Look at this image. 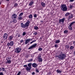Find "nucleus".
<instances>
[{
    "mask_svg": "<svg viewBox=\"0 0 75 75\" xmlns=\"http://www.w3.org/2000/svg\"><path fill=\"white\" fill-rule=\"evenodd\" d=\"M37 14H34V17H35V18H36L37 17Z\"/></svg>",
    "mask_w": 75,
    "mask_h": 75,
    "instance_id": "nucleus-38",
    "label": "nucleus"
},
{
    "mask_svg": "<svg viewBox=\"0 0 75 75\" xmlns=\"http://www.w3.org/2000/svg\"><path fill=\"white\" fill-rule=\"evenodd\" d=\"M29 18H33V15L31 14L29 16Z\"/></svg>",
    "mask_w": 75,
    "mask_h": 75,
    "instance_id": "nucleus-28",
    "label": "nucleus"
},
{
    "mask_svg": "<svg viewBox=\"0 0 75 75\" xmlns=\"http://www.w3.org/2000/svg\"><path fill=\"white\" fill-rule=\"evenodd\" d=\"M69 28L70 30H72V26H69Z\"/></svg>",
    "mask_w": 75,
    "mask_h": 75,
    "instance_id": "nucleus-27",
    "label": "nucleus"
},
{
    "mask_svg": "<svg viewBox=\"0 0 75 75\" xmlns=\"http://www.w3.org/2000/svg\"><path fill=\"white\" fill-rule=\"evenodd\" d=\"M65 18H62L61 19H60L59 20V23H64V21L65 20Z\"/></svg>",
    "mask_w": 75,
    "mask_h": 75,
    "instance_id": "nucleus-7",
    "label": "nucleus"
},
{
    "mask_svg": "<svg viewBox=\"0 0 75 75\" xmlns=\"http://www.w3.org/2000/svg\"><path fill=\"white\" fill-rule=\"evenodd\" d=\"M36 41L37 40H33V42H36Z\"/></svg>",
    "mask_w": 75,
    "mask_h": 75,
    "instance_id": "nucleus-47",
    "label": "nucleus"
},
{
    "mask_svg": "<svg viewBox=\"0 0 75 75\" xmlns=\"http://www.w3.org/2000/svg\"><path fill=\"white\" fill-rule=\"evenodd\" d=\"M59 42H60V40H57L56 41L55 44H58V43H59Z\"/></svg>",
    "mask_w": 75,
    "mask_h": 75,
    "instance_id": "nucleus-23",
    "label": "nucleus"
},
{
    "mask_svg": "<svg viewBox=\"0 0 75 75\" xmlns=\"http://www.w3.org/2000/svg\"><path fill=\"white\" fill-rule=\"evenodd\" d=\"M0 5H1V2H0Z\"/></svg>",
    "mask_w": 75,
    "mask_h": 75,
    "instance_id": "nucleus-62",
    "label": "nucleus"
},
{
    "mask_svg": "<svg viewBox=\"0 0 75 75\" xmlns=\"http://www.w3.org/2000/svg\"><path fill=\"white\" fill-rule=\"evenodd\" d=\"M13 22L14 23H16V20H13Z\"/></svg>",
    "mask_w": 75,
    "mask_h": 75,
    "instance_id": "nucleus-50",
    "label": "nucleus"
},
{
    "mask_svg": "<svg viewBox=\"0 0 75 75\" xmlns=\"http://www.w3.org/2000/svg\"><path fill=\"white\" fill-rule=\"evenodd\" d=\"M73 18V15L72 14L69 15V16L68 18V20H69L70 19H71Z\"/></svg>",
    "mask_w": 75,
    "mask_h": 75,
    "instance_id": "nucleus-12",
    "label": "nucleus"
},
{
    "mask_svg": "<svg viewBox=\"0 0 75 75\" xmlns=\"http://www.w3.org/2000/svg\"><path fill=\"white\" fill-rule=\"evenodd\" d=\"M38 61L39 62H42V59L40 58H38Z\"/></svg>",
    "mask_w": 75,
    "mask_h": 75,
    "instance_id": "nucleus-24",
    "label": "nucleus"
},
{
    "mask_svg": "<svg viewBox=\"0 0 75 75\" xmlns=\"http://www.w3.org/2000/svg\"><path fill=\"white\" fill-rule=\"evenodd\" d=\"M38 27L37 26H35L34 27L35 30H38Z\"/></svg>",
    "mask_w": 75,
    "mask_h": 75,
    "instance_id": "nucleus-35",
    "label": "nucleus"
},
{
    "mask_svg": "<svg viewBox=\"0 0 75 75\" xmlns=\"http://www.w3.org/2000/svg\"><path fill=\"white\" fill-rule=\"evenodd\" d=\"M4 71V72H6V70H5V68L4 67L2 68L1 69V71Z\"/></svg>",
    "mask_w": 75,
    "mask_h": 75,
    "instance_id": "nucleus-21",
    "label": "nucleus"
},
{
    "mask_svg": "<svg viewBox=\"0 0 75 75\" xmlns=\"http://www.w3.org/2000/svg\"><path fill=\"white\" fill-rule=\"evenodd\" d=\"M74 48V47L73 46H71L70 48V50H73Z\"/></svg>",
    "mask_w": 75,
    "mask_h": 75,
    "instance_id": "nucleus-29",
    "label": "nucleus"
},
{
    "mask_svg": "<svg viewBox=\"0 0 75 75\" xmlns=\"http://www.w3.org/2000/svg\"><path fill=\"white\" fill-rule=\"evenodd\" d=\"M37 34H38V33H37V32H35L33 33L34 35H36Z\"/></svg>",
    "mask_w": 75,
    "mask_h": 75,
    "instance_id": "nucleus-40",
    "label": "nucleus"
},
{
    "mask_svg": "<svg viewBox=\"0 0 75 75\" xmlns=\"http://www.w3.org/2000/svg\"><path fill=\"white\" fill-rule=\"evenodd\" d=\"M32 67H33V68H35L36 67H37L38 66V65H37V64L35 63H33V64H32Z\"/></svg>",
    "mask_w": 75,
    "mask_h": 75,
    "instance_id": "nucleus-10",
    "label": "nucleus"
},
{
    "mask_svg": "<svg viewBox=\"0 0 75 75\" xmlns=\"http://www.w3.org/2000/svg\"><path fill=\"white\" fill-rule=\"evenodd\" d=\"M74 7V5L73 4L70 5L69 6V8L70 9H72Z\"/></svg>",
    "mask_w": 75,
    "mask_h": 75,
    "instance_id": "nucleus-16",
    "label": "nucleus"
},
{
    "mask_svg": "<svg viewBox=\"0 0 75 75\" xmlns=\"http://www.w3.org/2000/svg\"><path fill=\"white\" fill-rule=\"evenodd\" d=\"M26 23H28V24L29 25V24H30V21H28Z\"/></svg>",
    "mask_w": 75,
    "mask_h": 75,
    "instance_id": "nucleus-52",
    "label": "nucleus"
},
{
    "mask_svg": "<svg viewBox=\"0 0 75 75\" xmlns=\"http://www.w3.org/2000/svg\"><path fill=\"white\" fill-rule=\"evenodd\" d=\"M32 65V64L30 63H29L28 65L29 68H31V65Z\"/></svg>",
    "mask_w": 75,
    "mask_h": 75,
    "instance_id": "nucleus-20",
    "label": "nucleus"
},
{
    "mask_svg": "<svg viewBox=\"0 0 75 75\" xmlns=\"http://www.w3.org/2000/svg\"><path fill=\"white\" fill-rule=\"evenodd\" d=\"M37 45V44L36 43L34 44L32 46L28 48V50H30L31 49L34 48H35V47H36Z\"/></svg>",
    "mask_w": 75,
    "mask_h": 75,
    "instance_id": "nucleus-5",
    "label": "nucleus"
},
{
    "mask_svg": "<svg viewBox=\"0 0 75 75\" xmlns=\"http://www.w3.org/2000/svg\"><path fill=\"white\" fill-rule=\"evenodd\" d=\"M56 58H59V55L58 56V55L56 56Z\"/></svg>",
    "mask_w": 75,
    "mask_h": 75,
    "instance_id": "nucleus-46",
    "label": "nucleus"
},
{
    "mask_svg": "<svg viewBox=\"0 0 75 75\" xmlns=\"http://www.w3.org/2000/svg\"><path fill=\"white\" fill-rule=\"evenodd\" d=\"M25 34H26V33L25 32H23V36H24V35H25Z\"/></svg>",
    "mask_w": 75,
    "mask_h": 75,
    "instance_id": "nucleus-37",
    "label": "nucleus"
},
{
    "mask_svg": "<svg viewBox=\"0 0 75 75\" xmlns=\"http://www.w3.org/2000/svg\"><path fill=\"white\" fill-rule=\"evenodd\" d=\"M0 71H1V69L0 68Z\"/></svg>",
    "mask_w": 75,
    "mask_h": 75,
    "instance_id": "nucleus-58",
    "label": "nucleus"
},
{
    "mask_svg": "<svg viewBox=\"0 0 75 75\" xmlns=\"http://www.w3.org/2000/svg\"><path fill=\"white\" fill-rule=\"evenodd\" d=\"M8 37V35H7V34L6 33H5L3 37V39L4 40H6Z\"/></svg>",
    "mask_w": 75,
    "mask_h": 75,
    "instance_id": "nucleus-8",
    "label": "nucleus"
},
{
    "mask_svg": "<svg viewBox=\"0 0 75 75\" xmlns=\"http://www.w3.org/2000/svg\"><path fill=\"white\" fill-rule=\"evenodd\" d=\"M24 67H26V68H27V65H24L23 66Z\"/></svg>",
    "mask_w": 75,
    "mask_h": 75,
    "instance_id": "nucleus-44",
    "label": "nucleus"
},
{
    "mask_svg": "<svg viewBox=\"0 0 75 75\" xmlns=\"http://www.w3.org/2000/svg\"><path fill=\"white\" fill-rule=\"evenodd\" d=\"M26 70L27 71H30V69H31V68H30V67H27L26 68Z\"/></svg>",
    "mask_w": 75,
    "mask_h": 75,
    "instance_id": "nucleus-17",
    "label": "nucleus"
},
{
    "mask_svg": "<svg viewBox=\"0 0 75 75\" xmlns=\"http://www.w3.org/2000/svg\"><path fill=\"white\" fill-rule=\"evenodd\" d=\"M58 47V45L57 44L55 45H54V47H55V48H57Z\"/></svg>",
    "mask_w": 75,
    "mask_h": 75,
    "instance_id": "nucleus-36",
    "label": "nucleus"
},
{
    "mask_svg": "<svg viewBox=\"0 0 75 75\" xmlns=\"http://www.w3.org/2000/svg\"><path fill=\"white\" fill-rule=\"evenodd\" d=\"M32 74V75H35V73L34 72H33Z\"/></svg>",
    "mask_w": 75,
    "mask_h": 75,
    "instance_id": "nucleus-48",
    "label": "nucleus"
},
{
    "mask_svg": "<svg viewBox=\"0 0 75 75\" xmlns=\"http://www.w3.org/2000/svg\"><path fill=\"white\" fill-rule=\"evenodd\" d=\"M6 1H10V0H6Z\"/></svg>",
    "mask_w": 75,
    "mask_h": 75,
    "instance_id": "nucleus-56",
    "label": "nucleus"
},
{
    "mask_svg": "<svg viewBox=\"0 0 75 75\" xmlns=\"http://www.w3.org/2000/svg\"><path fill=\"white\" fill-rule=\"evenodd\" d=\"M40 22H41V23H42V22H43V21H40Z\"/></svg>",
    "mask_w": 75,
    "mask_h": 75,
    "instance_id": "nucleus-55",
    "label": "nucleus"
},
{
    "mask_svg": "<svg viewBox=\"0 0 75 75\" xmlns=\"http://www.w3.org/2000/svg\"><path fill=\"white\" fill-rule=\"evenodd\" d=\"M20 35H18V37H20Z\"/></svg>",
    "mask_w": 75,
    "mask_h": 75,
    "instance_id": "nucleus-57",
    "label": "nucleus"
},
{
    "mask_svg": "<svg viewBox=\"0 0 75 75\" xmlns=\"http://www.w3.org/2000/svg\"><path fill=\"white\" fill-rule=\"evenodd\" d=\"M68 32V30H65L64 31V33H67Z\"/></svg>",
    "mask_w": 75,
    "mask_h": 75,
    "instance_id": "nucleus-34",
    "label": "nucleus"
},
{
    "mask_svg": "<svg viewBox=\"0 0 75 75\" xmlns=\"http://www.w3.org/2000/svg\"><path fill=\"white\" fill-rule=\"evenodd\" d=\"M72 23H71V24L69 25V26H71V27H72Z\"/></svg>",
    "mask_w": 75,
    "mask_h": 75,
    "instance_id": "nucleus-41",
    "label": "nucleus"
},
{
    "mask_svg": "<svg viewBox=\"0 0 75 75\" xmlns=\"http://www.w3.org/2000/svg\"><path fill=\"white\" fill-rule=\"evenodd\" d=\"M11 48V47H9V49H10V48Z\"/></svg>",
    "mask_w": 75,
    "mask_h": 75,
    "instance_id": "nucleus-61",
    "label": "nucleus"
},
{
    "mask_svg": "<svg viewBox=\"0 0 75 75\" xmlns=\"http://www.w3.org/2000/svg\"><path fill=\"white\" fill-rule=\"evenodd\" d=\"M13 37L12 35L9 36V37L8 38L9 40H10L11 41V40H13Z\"/></svg>",
    "mask_w": 75,
    "mask_h": 75,
    "instance_id": "nucleus-13",
    "label": "nucleus"
},
{
    "mask_svg": "<svg viewBox=\"0 0 75 75\" xmlns=\"http://www.w3.org/2000/svg\"><path fill=\"white\" fill-rule=\"evenodd\" d=\"M31 41V39H28L26 40H25V44H27L28 43V42H29V41Z\"/></svg>",
    "mask_w": 75,
    "mask_h": 75,
    "instance_id": "nucleus-11",
    "label": "nucleus"
},
{
    "mask_svg": "<svg viewBox=\"0 0 75 75\" xmlns=\"http://www.w3.org/2000/svg\"><path fill=\"white\" fill-rule=\"evenodd\" d=\"M30 40L33 41V39H30Z\"/></svg>",
    "mask_w": 75,
    "mask_h": 75,
    "instance_id": "nucleus-59",
    "label": "nucleus"
},
{
    "mask_svg": "<svg viewBox=\"0 0 75 75\" xmlns=\"http://www.w3.org/2000/svg\"><path fill=\"white\" fill-rule=\"evenodd\" d=\"M71 23L72 24H75V22H73Z\"/></svg>",
    "mask_w": 75,
    "mask_h": 75,
    "instance_id": "nucleus-53",
    "label": "nucleus"
},
{
    "mask_svg": "<svg viewBox=\"0 0 75 75\" xmlns=\"http://www.w3.org/2000/svg\"><path fill=\"white\" fill-rule=\"evenodd\" d=\"M18 6V4L15 3L14 4V7H16Z\"/></svg>",
    "mask_w": 75,
    "mask_h": 75,
    "instance_id": "nucleus-32",
    "label": "nucleus"
},
{
    "mask_svg": "<svg viewBox=\"0 0 75 75\" xmlns=\"http://www.w3.org/2000/svg\"><path fill=\"white\" fill-rule=\"evenodd\" d=\"M65 47L66 49H68L69 48V46L68 45H66Z\"/></svg>",
    "mask_w": 75,
    "mask_h": 75,
    "instance_id": "nucleus-22",
    "label": "nucleus"
},
{
    "mask_svg": "<svg viewBox=\"0 0 75 75\" xmlns=\"http://www.w3.org/2000/svg\"><path fill=\"white\" fill-rule=\"evenodd\" d=\"M17 17V15L15 14H13L12 16V18L13 20H14V18H16Z\"/></svg>",
    "mask_w": 75,
    "mask_h": 75,
    "instance_id": "nucleus-9",
    "label": "nucleus"
},
{
    "mask_svg": "<svg viewBox=\"0 0 75 75\" xmlns=\"http://www.w3.org/2000/svg\"><path fill=\"white\" fill-rule=\"evenodd\" d=\"M21 49H19V48L18 47L15 49V50H14L15 52H17V53H19L20 52H21Z\"/></svg>",
    "mask_w": 75,
    "mask_h": 75,
    "instance_id": "nucleus-6",
    "label": "nucleus"
},
{
    "mask_svg": "<svg viewBox=\"0 0 75 75\" xmlns=\"http://www.w3.org/2000/svg\"><path fill=\"white\" fill-rule=\"evenodd\" d=\"M60 8L61 10H62L63 11H67V7L65 4L62 5L61 6Z\"/></svg>",
    "mask_w": 75,
    "mask_h": 75,
    "instance_id": "nucleus-1",
    "label": "nucleus"
},
{
    "mask_svg": "<svg viewBox=\"0 0 75 75\" xmlns=\"http://www.w3.org/2000/svg\"><path fill=\"white\" fill-rule=\"evenodd\" d=\"M18 19L19 20H21L23 19V18H22V17L20 16L18 18Z\"/></svg>",
    "mask_w": 75,
    "mask_h": 75,
    "instance_id": "nucleus-26",
    "label": "nucleus"
},
{
    "mask_svg": "<svg viewBox=\"0 0 75 75\" xmlns=\"http://www.w3.org/2000/svg\"><path fill=\"white\" fill-rule=\"evenodd\" d=\"M14 45V42L13 41H11L10 43L8 42L7 43V45L8 47H12V46H13Z\"/></svg>",
    "mask_w": 75,
    "mask_h": 75,
    "instance_id": "nucleus-4",
    "label": "nucleus"
},
{
    "mask_svg": "<svg viewBox=\"0 0 75 75\" xmlns=\"http://www.w3.org/2000/svg\"><path fill=\"white\" fill-rule=\"evenodd\" d=\"M24 41V40H23L22 39L21 40V42H23Z\"/></svg>",
    "mask_w": 75,
    "mask_h": 75,
    "instance_id": "nucleus-45",
    "label": "nucleus"
},
{
    "mask_svg": "<svg viewBox=\"0 0 75 75\" xmlns=\"http://www.w3.org/2000/svg\"><path fill=\"white\" fill-rule=\"evenodd\" d=\"M73 44L75 45V41L74 42Z\"/></svg>",
    "mask_w": 75,
    "mask_h": 75,
    "instance_id": "nucleus-54",
    "label": "nucleus"
},
{
    "mask_svg": "<svg viewBox=\"0 0 75 75\" xmlns=\"http://www.w3.org/2000/svg\"><path fill=\"white\" fill-rule=\"evenodd\" d=\"M11 57H8L6 58V60H7V61L6 62L7 64H10L11 63Z\"/></svg>",
    "mask_w": 75,
    "mask_h": 75,
    "instance_id": "nucleus-3",
    "label": "nucleus"
},
{
    "mask_svg": "<svg viewBox=\"0 0 75 75\" xmlns=\"http://www.w3.org/2000/svg\"><path fill=\"white\" fill-rule=\"evenodd\" d=\"M57 73H59V74L61 73V72H62V71H60L59 70H57Z\"/></svg>",
    "mask_w": 75,
    "mask_h": 75,
    "instance_id": "nucleus-25",
    "label": "nucleus"
},
{
    "mask_svg": "<svg viewBox=\"0 0 75 75\" xmlns=\"http://www.w3.org/2000/svg\"><path fill=\"white\" fill-rule=\"evenodd\" d=\"M25 25V28H28V25H29L28 23H26Z\"/></svg>",
    "mask_w": 75,
    "mask_h": 75,
    "instance_id": "nucleus-19",
    "label": "nucleus"
},
{
    "mask_svg": "<svg viewBox=\"0 0 75 75\" xmlns=\"http://www.w3.org/2000/svg\"><path fill=\"white\" fill-rule=\"evenodd\" d=\"M34 3V2L33 1H31L30 2L29 4H28V6H32L33 5V4Z\"/></svg>",
    "mask_w": 75,
    "mask_h": 75,
    "instance_id": "nucleus-15",
    "label": "nucleus"
},
{
    "mask_svg": "<svg viewBox=\"0 0 75 75\" xmlns=\"http://www.w3.org/2000/svg\"><path fill=\"white\" fill-rule=\"evenodd\" d=\"M41 4L43 7H45V4L44 2H42Z\"/></svg>",
    "mask_w": 75,
    "mask_h": 75,
    "instance_id": "nucleus-18",
    "label": "nucleus"
},
{
    "mask_svg": "<svg viewBox=\"0 0 75 75\" xmlns=\"http://www.w3.org/2000/svg\"><path fill=\"white\" fill-rule=\"evenodd\" d=\"M75 0H70V2H73Z\"/></svg>",
    "mask_w": 75,
    "mask_h": 75,
    "instance_id": "nucleus-43",
    "label": "nucleus"
},
{
    "mask_svg": "<svg viewBox=\"0 0 75 75\" xmlns=\"http://www.w3.org/2000/svg\"><path fill=\"white\" fill-rule=\"evenodd\" d=\"M38 50L39 51H42V48H39L38 49Z\"/></svg>",
    "mask_w": 75,
    "mask_h": 75,
    "instance_id": "nucleus-30",
    "label": "nucleus"
},
{
    "mask_svg": "<svg viewBox=\"0 0 75 75\" xmlns=\"http://www.w3.org/2000/svg\"><path fill=\"white\" fill-rule=\"evenodd\" d=\"M1 44H2V43H3V41L1 42Z\"/></svg>",
    "mask_w": 75,
    "mask_h": 75,
    "instance_id": "nucleus-60",
    "label": "nucleus"
},
{
    "mask_svg": "<svg viewBox=\"0 0 75 75\" xmlns=\"http://www.w3.org/2000/svg\"><path fill=\"white\" fill-rule=\"evenodd\" d=\"M23 15V13H21L19 15V16L20 17L21 16H22Z\"/></svg>",
    "mask_w": 75,
    "mask_h": 75,
    "instance_id": "nucleus-33",
    "label": "nucleus"
},
{
    "mask_svg": "<svg viewBox=\"0 0 75 75\" xmlns=\"http://www.w3.org/2000/svg\"><path fill=\"white\" fill-rule=\"evenodd\" d=\"M21 25L22 28H25V25L23 24V23H21Z\"/></svg>",
    "mask_w": 75,
    "mask_h": 75,
    "instance_id": "nucleus-14",
    "label": "nucleus"
},
{
    "mask_svg": "<svg viewBox=\"0 0 75 75\" xmlns=\"http://www.w3.org/2000/svg\"><path fill=\"white\" fill-rule=\"evenodd\" d=\"M0 75H4L3 72L0 73Z\"/></svg>",
    "mask_w": 75,
    "mask_h": 75,
    "instance_id": "nucleus-42",
    "label": "nucleus"
},
{
    "mask_svg": "<svg viewBox=\"0 0 75 75\" xmlns=\"http://www.w3.org/2000/svg\"><path fill=\"white\" fill-rule=\"evenodd\" d=\"M36 71H37V72H39V71H38V70L36 69Z\"/></svg>",
    "mask_w": 75,
    "mask_h": 75,
    "instance_id": "nucleus-49",
    "label": "nucleus"
},
{
    "mask_svg": "<svg viewBox=\"0 0 75 75\" xmlns=\"http://www.w3.org/2000/svg\"><path fill=\"white\" fill-rule=\"evenodd\" d=\"M33 41H32V42H30V44H33Z\"/></svg>",
    "mask_w": 75,
    "mask_h": 75,
    "instance_id": "nucleus-51",
    "label": "nucleus"
},
{
    "mask_svg": "<svg viewBox=\"0 0 75 75\" xmlns=\"http://www.w3.org/2000/svg\"><path fill=\"white\" fill-rule=\"evenodd\" d=\"M33 61V59H30L28 60V62H30V61Z\"/></svg>",
    "mask_w": 75,
    "mask_h": 75,
    "instance_id": "nucleus-39",
    "label": "nucleus"
},
{
    "mask_svg": "<svg viewBox=\"0 0 75 75\" xmlns=\"http://www.w3.org/2000/svg\"><path fill=\"white\" fill-rule=\"evenodd\" d=\"M69 13H67L65 15V16L67 17V16H68V15H69Z\"/></svg>",
    "mask_w": 75,
    "mask_h": 75,
    "instance_id": "nucleus-31",
    "label": "nucleus"
},
{
    "mask_svg": "<svg viewBox=\"0 0 75 75\" xmlns=\"http://www.w3.org/2000/svg\"><path fill=\"white\" fill-rule=\"evenodd\" d=\"M65 57H66V55L65 54L61 53L59 55V59L62 60L65 58Z\"/></svg>",
    "mask_w": 75,
    "mask_h": 75,
    "instance_id": "nucleus-2",
    "label": "nucleus"
}]
</instances>
